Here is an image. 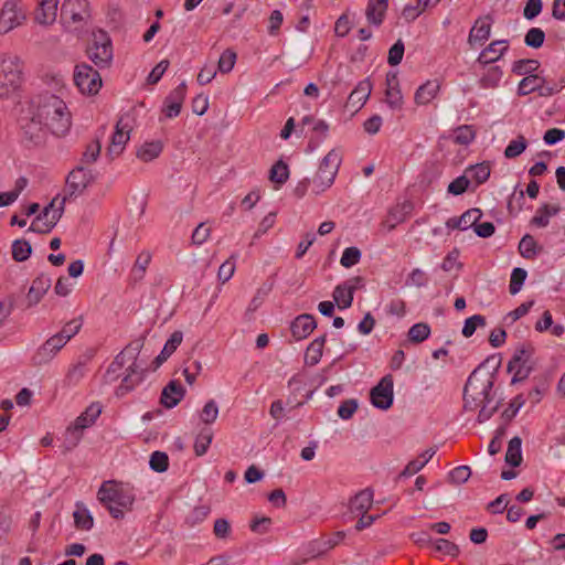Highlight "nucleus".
<instances>
[{
  "instance_id": "f257e3e1",
  "label": "nucleus",
  "mask_w": 565,
  "mask_h": 565,
  "mask_svg": "<svg viewBox=\"0 0 565 565\" xmlns=\"http://www.w3.org/2000/svg\"><path fill=\"white\" fill-rule=\"evenodd\" d=\"M501 359L490 356L469 375L463 387V408L475 411L493 399L492 390Z\"/></svg>"
},
{
  "instance_id": "f03ea898",
  "label": "nucleus",
  "mask_w": 565,
  "mask_h": 565,
  "mask_svg": "<svg viewBox=\"0 0 565 565\" xmlns=\"http://www.w3.org/2000/svg\"><path fill=\"white\" fill-rule=\"evenodd\" d=\"M29 109L46 122L52 135L60 137L68 132L72 125L71 113L58 96L49 92L42 93L31 99Z\"/></svg>"
},
{
  "instance_id": "7ed1b4c3",
  "label": "nucleus",
  "mask_w": 565,
  "mask_h": 565,
  "mask_svg": "<svg viewBox=\"0 0 565 565\" xmlns=\"http://www.w3.org/2000/svg\"><path fill=\"white\" fill-rule=\"evenodd\" d=\"M97 498L114 519L120 520L124 510H131L136 494L131 486L108 480L100 486Z\"/></svg>"
},
{
  "instance_id": "20e7f679",
  "label": "nucleus",
  "mask_w": 565,
  "mask_h": 565,
  "mask_svg": "<svg viewBox=\"0 0 565 565\" xmlns=\"http://www.w3.org/2000/svg\"><path fill=\"white\" fill-rule=\"evenodd\" d=\"M23 81V62L17 55H4L0 63V97L11 96L20 89Z\"/></svg>"
},
{
  "instance_id": "39448f33",
  "label": "nucleus",
  "mask_w": 565,
  "mask_h": 565,
  "mask_svg": "<svg viewBox=\"0 0 565 565\" xmlns=\"http://www.w3.org/2000/svg\"><path fill=\"white\" fill-rule=\"evenodd\" d=\"M19 124L21 142L28 148L44 145L49 134L51 132L46 122H43L38 116H34V113L29 108L26 113L21 116Z\"/></svg>"
},
{
  "instance_id": "423d86ee",
  "label": "nucleus",
  "mask_w": 565,
  "mask_h": 565,
  "mask_svg": "<svg viewBox=\"0 0 565 565\" xmlns=\"http://www.w3.org/2000/svg\"><path fill=\"white\" fill-rule=\"evenodd\" d=\"M103 412V405L99 402H93L86 409L75 419L73 426L66 430L65 441L67 449L77 446L83 436V430L93 426Z\"/></svg>"
},
{
  "instance_id": "0eeeda50",
  "label": "nucleus",
  "mask_w": 565,
  "mask_h": 565,
  "mask_svg": "<svg viewBox=\"0 0 565 565\" xmlns=\"http://www.w3.org/2000/svg\"><path fill=\"white\" fill-rule=\"evenodd\" d=\"M340 164L341 156L335 150L329 151L323 157L313 179L316 193L323 192L333 184Z\"/></svg>"
},
{
  "instance_id": "6e6552de",
  "label": "nucleus",
  "mask_w": 565,
  "mask_h": 565,
  "mask_svg": "<svg viewBox=\"0 0 565 565\" xmlns=\"http://www.w3.org/2000/svg\"><path fill=\"white\" fill-rule=\"evenodd\" d=\"M89 60L99 68L108 67L113 61V44L108 34L99 31L94 34L93 43L87 50Z\"/></svg>"
},
{
  "instance_id": "1a4fd4ad",
  "label": "nucleus",
  "mask_w": 565,
  "mask_h": 565,
  "mask_svg": "<svg viewBox=\"0 0 565 565\" xmlns=\"http://www.w3.org/2000/svg\"><path fill=\"white\" fill-rule=\"evenodd\" d=\"M90 18L87 0H64L61 6V19L66 26L85 24Z\"/></svg>"
},
{
  "instance_id": "9d476101",
  "label": "nucleus",
  "mask_w": 565,
  "mask_h": 565,
  "mask_svg": "<svg viewBox=\"0 0 565 565\" xmlns=\"http://www.w3.org/2000/svg\"><path fill=\"white\" fill-rule=\"evenodd\" d=\"M74 83L82 94L95 95L102 87V77L98 71L82 63L75 66Z\"/></svg>"
},
{
  "instance_id": "9b49d317",
  "label": "nucleus",
  "mask_w": 565,
  "mask_h": 565,
  "mask_svg": "<svg viewBox=\"0 0 565 565\" xmlns=\"http://www.w3.org/2000/svg\"><path fill=\"white\" fill-rule=\"evenodd\" d=\"M371 403L374 407L386 411L393 405L394 381L391 374L383 376L370 392Z\"/></svg>"
},
{
  "instance_id": "f8f14e48",
  "label": "nucleus",
  "mask_w": 565,
  "mask_h": 565,
  "mask_svg": "<svg viewBox=\"0 0 565 565\" xmlns=\"http://www.w3.org/2000/svg\"><path fill=\"white\" fill-rule=\"evenodd\" d=\"M134 118L130 113L122 114L115 126V131L111 136L110 146L108 148L109 154H120L125 148V145L130 139V132L132 130Z\"/></svg>"
},
{
  "instance_id": "ddd939ff",
  "label": "nucleus",
  "mask_w": 565,
  "mask_h": 565,
  "mask_svg": "<svg viewBox=\"0 0 565 565\" xmlns=\"http://www.w3.org/2000/svg\"><path fill=\"white\" fill-rule=\"evenodd\" d=\"M147 369L141 362H131L127 369L120 384L116 387L115 395L117 397H124L128 393L132 392L139 384H141L146 377Z\"/></svg>"
},
{
  "instance_id": "4468645a",
  "label": "nucleus",
  "mask_w": 565,
  "mask_h": 565,
  "mask_svg": "<svg viewBox=\"0 0 565 565\" xmlns=\"http://www.w3.org/2000/svg\"><path fill=\"white\" fill-rule=\"evenodd\" d=\"M25 13L17 0H7L0 11V33H8L22 24Z\"/></svg>"
},
{
  "instance_id": "2eb2a0df",
  "label": "nucleus",
  "mask_w": 565,
  "mask_h": 565,
  "mask_svg": "<svg viewBox=\"0 0 565 565\" xmlns=\"http://www.w3.org/2000/svg\"><path fill=\"white\" fill-rule=\"evenodd\" d=\"M63 338L53 334L43 344H41L31 358L34 366H42L50 363L57 353L65 347Z\"/></svg>"
},
{
  "instance_id": "dca6fc26",
  "label": "nucleus",
  "mask_w": 565,
  "mask_h": 565,
  "mask_svg": "<svg viewBox=\"0 0 565 565\" xmlns=\"http://www.w3.org/2000/svg\"><path fill=\"white\" fill-rule=\"evenodd\" d=\"M94 180L95 175L90 169L83 166L76 167L68 173L66 178L70 195L77 196L82 194Z\"/></svg>"
},
{
  "instance_id": "f3484780",
  "label": "nucleus",
  "mask_w": 565,
  "mask_h": 565,
  "mask_svg": "<svg viewBox=\"0 0 565 565\" xmlns=\"http://www.w3.org/2000/svg\"><path fill=\"white\" fill-rule=\"evenodd\" d=\"M185 96L186 84L182 82L163 100L162 114L166 118L172 119L180 115Z\"/></svg>"
},
{
  "instance_id": "a211bd4d",
  "label": "nucleus",
  "mask_w": 565,
  "mask_h": 565,
  "mask_svg": "<svg viewBox=\"0 0 565 565\" xmlns=\"http://www.w3.org/2000/svg\"><path fill=\"white\" fill-rule=\"evenodd\" d=\"M385 103L393 110H401L403 108V95L399 87L398 74L395 71H390L386 74Z\"/></svg>"
},
{
  "instance_id": "6ab92c4d",
  "label": "nucleus",
  "mask_w": 565,
  "mask_h": 565,
  "mask_svg": "<svg viewBox=\"0 0 565 565\" xmlns=\"http://www.w3.org/2000/svg\"><path fill=\"white\" fill-rule=\"evenodd\" d=\"M493 24V18L490 14L479 17L469 33L468 43L472 46L475 43L479 45L484 44L491 35V28Z\"/></svg>"
},
{
  "instance_id": "aec40b11",
  "label": "nucleus",
  "mask_w": 565,
  "mask_h": 565,
  "mask_svg": "<svg viewBox=\"0 0 565 565\" xmlns=\"http://www.w3.org/2000/svg\"><path fill=\"white\" fill-rule=\"evenodd\" d=\"M361 281V277H355L354 279L340 284L334 288L332 297L339 309H347L352 306L354 291L358 284Z\"/></svg>"
},
{
  "instance_id": "412c9836",
  "label": "nucleus",
  "mask_w": 565,
  "mask_h": 565,
  "mask_svg": "<svg viewBox=\"0 0 565 565\" xmlns=\"http://www.w3.org/2000/svg\"><path fill=\"white\" fill-rule=\"evenodd\" d=\"M508 40L492 41L484 47L476 60L479 65L486 66L499 61L509 50Z\"/></svg>"
},
{
  "instance_id": "4be33fe9",
  "label": "nucleus",
  "mask_w": 565,
  "mask_h": 565,
  "mask_svg": "<svg viewBox=\"0 0 565 565\" xmlns=\"http://www.w3.org/2000/svg\"><path fill=\"white\" fill-rule=\"evenodd\" d=\"M52 279L46 274H40L33 281L26 295L25 308H31L38 305L44 295L50 290Z\"/></svg>"
},
{
  "instance_id": "5701e85b",
  "label": "nucleus",
  "mask_w": 565,
  "mask_h": 565,
  "mask_svg": "<svg viewBox=\"0 0 565 565\" xmlns=\"http://www.w3.org/2000/svg\"><path fill=\"white\" fill-rule=\"evenodd\" d=\"M316 328V319L310 313L299 315L290 323V332L296 341L308 338Z\"/></svg>"
},
{
  "instance_id": "b1692460",
  "label": "nucleus",
  "mask_w": 565,
  "mask_h": 565,
  "mask_svg": "<svg viewBox=\"0 0 565 565\" xmlns=\"http://www.w3.org/2000/svg\"><path fill=\"white\" fill-rule=\"evenodd\" d=\"M413 209L414 204L408 200L396 204L388 211L387 218L383 222V225L386 226L388 231H393L398 224L407 220Z\"/></svg>"
},
{
  "instance_id": "393cba45",
  "label": "nucleus",
  "mask_w": 565,
  "mask_h": 565,
  "mask_svg": "<svg viewBox=\"0 0 565 565\" xmlns=\"http://www.w3.org/2000/svg\"><path fill=\"white\" fill-rule=\"evenodd\" d=\"M371 92V81L369 78L362 79L349 95L347 106L353 111L360 110L370 97Z\"/></svg>"
},
{
  "instance_id": "a878e982",
  "label": "nucleus",
  "mask_w": 565,
  "mask_h": 565,
  "mask_svg": "<svg viewBox=\"0 0 565 565\" xmlns=\"http://www.w3.org/2000/svg\"><path fill=\"white\" fill-rule=\"evenodd\" d=\"M143 347V339L139 338L131 341L126 348L120 351L114 359L116 367L122 369L127 362L138 363L141 349Z\"/></svg>"
},
{
  "instance_id": "bb28decb",
  "label": "nucleus",
  "mask_w": 565,
  "mask_h": 565,
  "mask_svg": "<svg viewBox=\"0 0 565 565\" xmlns=\"http://www.w3.org/2000/svg\"><path fill=\"white\" fill-rule=\"evenodd\" d=\"M185 395L184 387L178 381H170L162 390L160 402L167 408L175 407Z\"/></svg>"
},
{
  "instance_id": "cd10ccee",
  "label": "nucleus",
  "mask_w": 565,
  "mask_h": 565,
  "mask_svg": "<svg viewBox=\"0 0 565 565\" xmlns=\"http://www.w3.org/2000/svg\"><path fill=\"white\" fill-rule=\"evenodd\" d=\"M38 2L39 6L35 11V21L44 25L55 22L58 0H38Z\"/></svg>"
},
{
  "instance_id": "c85d7f7f",
  "label": "nucleus",
  "mask_w": 565,
  "mask_h": 565,
  "mask_svg": "<svg viewBox=\"0 0 565 565\" xmlns=\"http://www.w3.org/2000/svg\"><path fill=\"white\" fill-rule=\"evenodd\" d=\"M388 9V0H369L365 9V17L370 24L380 26Z\"/></svg>"
},
{
  "instance_id": "c756f323",
  "label": "nucleus",
  "mask_w": 565,
  "mask_h": 565,
  "mask_svg": "<svg viewBox=\"0 0 565 565\" xmlns=\"http://www.w3.org/2000/svg\"><path fill=\"white\" fill-rule=\"evenodd\" d=\"M439 90L440 82L438 79H429L417 88L414 100L417 105H427L437 96Z\"/></svg>"
},
{
  "instance_id": "7c9ffc66",
  "label": "nucleus",
  "mask_w": 565,
  "mask_h": 565,
  "mask_svg": "<svg viewBox=\"0 0 565 565\" xmlns=\"http://www.w3.org/2000/svg\"><path fill=\"white\" fill-rule=\"evenodd\" d=\"M534 347L530 343L522 344L515 349L511 360L508 363L507 371L512 373L518 365H531V359L534 354Z\"/></svg>"
},
{
  "instance_id": "2f4dec72",
  "label": "nucleus",
  "mask_w": 565,
  "mask_h": 565,
  "mask_svg": "<svg viewBox=\"0 0 565 565\" xmlns=\"http://www.w3.org/2000/svg\"><path fill=\"white\" fill-rule=\"evenodd\" d=\"M182 340H183V334L181 331H174L170 335V338L163 345V349L161 350L159 355L152 362L153 370H157L164 361H167L172 355V353L181 344Z\"/></svg>"
},
{
  "instance_id": "473e14b6",
  "label": "nucleus",
  "mask_w": 565,
  "mask_h": 565,
  "mask_svg": "<svg viewBox=\"0 0 565 565\" xmlns=\"http://www.w3.org/2000/svg\"><path fill=\"white\" fill-rule=\"evenodd\" d=\"M326 341L327 334H322L310 342L305 353L306 365L315 366L320 362Z\"/></svg>"
},
{
  "instance_id": "72a5a7b5",
  "label": "nucleus",
  "mask_w": 565,
  "mask_h": 565,
  "mask_svg": "<svg viewBox=\"0 0 565 565\" xmlns=\"http://www.w3.org/2000/svg\"><path fill=\"white\" fill-rule=\"evenodd\" d=\"M74 524L77 530L89 531L94 526V519L84 503L77 502L73 512Z\"/></svg>"
},
{
  "instance_id": "f704fd0d",
  "label": "nucleus",
  "mask_w": 565,
  "mask_h": 565,
  "mask_svg": "<svg viewBox=\"0 0 565 565\" xmlns=\"http://www.w3.org/2000/svg\"><path fill=\"white\" fill-rule=\"evenodd\" d=\"M373 503V491L370 488L361 490L351 499L350 508L353 512L366 513Z\"/></svg>"
},
{
  "instance_id": "c9c22d12",
  "label": "nucleus",
  "mask_w": 565,
  "mask_h": 565,
  "mask_svg": "<svg viewBox=\"0 0 565 565\" xmlns=\"http://www.w3.org/2000/svg\"><path fill=\"white\" fill-rule=\"evenodd\" d=\"M559 211V205L545 203L537 209L536 214L531 220V224L537 227H546L550 224V217L558 214Z\"/></svg>"
},
{
  "instance_id": "e433bc0d",
  "label": "nucleus",
  "mask_w": 565,
  "mask_h": 565,
  "mask_svg": "<svg viewBox=\"0 0 565 565\" xmlns=\"http://www.w3.org/2000/svg\"><path fill=\"white\" fill-rule=\"evenodd\" d=\"M163 150L160 140L147 141L137 150V158L143 162H150L158 158Z\"/></svg>"
},
{
  "instance_id": "4c0bfd02",
  "label": "nucleus",
  "mask_w": 565,
  "mask_h": 565,
  "mask_svg": "<svg viewBox=\"0 0 565 565\" xmlns=\"http://www.w3.org/2000/svg\"><path fill=\"white\" fill-rule=\"evenodd\" d=\"M503 71L500 66H490L479 79V86L483 89H494L500 85Z\"/></svg>"
},
{
  "instance_id": "58836bf2",
  "label": "nucleus",
  "mask_w": 565,
  "mask_h": 565,
  "mask_svg": "<svg viewBox=\"0 0 565 565\" xmlns=\"http://www.w3.org/2000/svg\"><path fill=\"white\" fill-rule=\"evenodd\" d=\"M64 203H65V199H63L61 201L58 207L54 209L50 213V220H47L46 222L43 223V227L36 226L34 223H32L28 231L35 232V233H50L55 227V225L57 224V222L60 221V218L63 215Z\"/></svg>"
},
{
  "instance_id": "ea45409f",
  "label": "nucleus",
  "mask_w": 565,
  "mask_h": 565,
  "mask_svg": "<svg viewBox=\"0 0 565 565\" xmlns=\"http://www.w3.org/2000/svg\"><path fill=\"white\" fill-rule=\"evenodd\" d=\"M522 439L514 436L508 445L505 452V462L511 467H519L522 462Z\"/></svg>"
},
{
  "instance_id": "a19ab883",
  "label": "nucleus",
  "mask_w": 565,
  "mask_h": 565,
  "mask_svg": "<svg viewBox=\"0 0 565 565\" xmlns=\"http://www.w3.org/2000/svg\"><path fill=\"white\" fill-rule=\"evenodd\" d=\"M490 164L487 161L469 166L465 173L470 174V178L476 182V185L483 184L490 177Z\"/></svg>"
},
{
  "instance_id": "79ce46f5",
  "label": "nucleus",
  "mask_w": 565,
  "mask_h": 565,
  "mask_svg": "<svg viewBox=\"0 0 565 565\" xmlns=\"http://www.w3.org/2000/svg\"><path fill=\"white\" fill-rule=\"evenodd\" d=\"M534 387L529 392L527 399L533 404L541 402L550 387V380L547 376L534 377Z\"/></svg>"
},
{
  "instance_id": "37998d69",
  "label": "nucleus",
  "mask_w": 565,
  "mask_h": 565,
  "mask_svg": "<svg viewBox=\"0 0 565 565\" xmlns=\"http://www.w3.org/2000/svg\"><path fill=\"white\" fill-rule=\"evenodd\" d=\"M213 440V431L211 428H203L195 438L194 452L198 457L206 454Z\"/></svg>"
},
{
  "instance_id": "c03bdc74",
  "label": "nucleus",
  "mask_w": 565,
  "mask_h": 565,
  "mask_svg": "<svg viewBox=\"0 0 565 565\" xmlns=\"http://www.w3.org/2000/svg\"><path fill=\"white\" fill-rule=\"evenodd\" d=\"M540 67V62L533 58L518 60L512 64L511 72L515 75H533L532 73Z\"/></svg>"
},
{
  "instance_id": "a18cd8bd",
  "label": "nucleus",
  "mask_w": 565,
  "mask_h": 565,
  "mask_svg": "<svg viewBox=\"0 0 565 565\" xmlns=\"http://www.w3.org/2000/svg\"><path fill=\"white\" fill-rule=\"evenodd\" d=\"M541 77L539 75H527L523 77L518 85V95L526 96L540 90Z\"/></svg>"
},
{
  "instance_id": "49530a36",
  "label": "nucleus",
  "mask_w": 565,
  "mask_h": 565,
  "mask_svg": "<svg viewBox=\"0 0 565 565\" xmlns=\"http://www.w3.org/2000/svg\"><path fill=\"white\" fill-rule=\"evenodd\" d=\"M519 253L526 259H533L539 254L537 243L530 234H525L519 243Z\"/></svg>"
},
{
  "instance_id": "de8ad7c7",
  "label": "nucleus",
  "mask_w": 565,
  "mask_h": 565,
  "mask_svg": "<svg viewBox=\"0 0 565 565\" xmlns=\"http://www.w3.org/2000/svg\"><path fill=\"white\" fill-rule=\"evenodd\" d=\"M32 253V246L26 239H15L12 243V257L15 262L26 260Z\"/></svg>"
},
{
  "instance_id": "09e8293b",
  "label": "nucleus",
  "mask_w": 565,
  "mask_h": 565,
  "mask_svg": "<svg viewBox=\"0 0 565 565\" xmlns=\"http://www.w3.org/2000/svg\"><path fill=\"white\" fill-rule=\"evenodd\" d=\"M476 138V130L470 125H462L455 129L454 141L460 146L470 145Z\"/></svg>"
},
{
  "instance_id": "8fccbe9b",
  "label": "nucleus",
  "mask_w": 565,
  "mask_h": 565,
  "mask_svg": "<svg viewBox=\"0 0 565 565\" xmlns=\"http://www.w3.org/2000/svg\"><path fill=\"white\" fill-rule=\"evenodd\" d=\"M430 335V327L426 322L413 324L408 330V339L414 343H422Z\"/></svg>"
},
{
  "instance_id": "3c124183",
  "label": "nucleus",
  "mask_w": 565,
  "mask_h": 565,
  "mask_svg": "<svg viewBox=\"0 0 565 565\" xmlns=\"http://www.w3.org/2000/svg\"><path fill=\"white\" fill-rule=\"evenodd\" d=\"M289 178V169L287 163L278 160L269 170V179L271 182L284 184Z\"/></svg>"
},
{
  "instance_id": "603ef678",
  "label": "nucleus",
  "mask_w": 565,
  "mask_h": 565,
  "mask_svg": "<svg viewBox=\"0 0 565 565\" xmlns=\"http://www.w3.org/2000/svg\"><path fill=\"white\" fill-rule=\"evenodd\" d=\"M526 399L522 394L516 395L509 404L508 408H505L502 414L501 418L504 420L505 424L511 422L518 414V412L524 406Z\"/></svg>"
},
{
  "instance_id": "864d4df0",
  "label": "nucleus",
  "mask_w": 565,
  "mask_h": 565,
  "mask_svg": "<svg viewBox=\"0 0 565 565\" xmlns=\"http://www.w3.org/2000/svg\"><path fill=\"white\" fill-rule=\"evenodd\" d=\"M433 547L435 551L440 552L445 555L457 557L460 554L459 546L446 539L434 540Z\"/></svg>"
},
{
  "instance_id": "5fc2aeb1",
  "label": "nucleus",
  "mask_w": 565,
  "mask_h": 565,
  "mask_svg": "<svg viewBox=\"0 0 565 565\" xmlns=\"http://www.w3.org/2000/svg\"><path fill=\"white\" fill-rule=\"evenodd\" d=\"M526 147V139L522 135H520L516 139L511 140L510 143L507 146L504 150V156L508 159L516 158L518 156L525 151Z\"/></svg>"
},
{
  "instance_id": "6e6d98bb",
  "label": "nucleus",
  "mask_w": 565,
  "mask_h": 565,
  "mask_svg": "<svg viewBox=\"0 0 565 565\" xmlns=\"http://www.w3.org/2000/svg\"><path fill=\"white\" fill-rule=\"evenodd\" d=\"M545 41V33L540 28H531L525 36H524V43L526 46L532 49H540Z\"/></svg>"
},
{
  "instance_id": "4d7b16f0",
  "label": "nucleus",
  "mask_w": 565,
  "mask_h": 565,
  "mask_svg": "<svg viewBox=\"0 0 565 565\" xmlns=\"http://www.w3.org/2000/svg\"><path fill=\"white\" fill-rule=\"evenodd\" d=\"M526 276L527 273L523 268L516 267L512 270L509 285V291L511 295H516L521 290L526 279Z\"/></svg>"
},
{
  "instance_id": "13d9d810",
  "label": "nucleus",
  "mask_w": 565,
  "mask_h": 565,
  "mask_svg": "<svg viewBox=\"0 0 565 565\" xmlns=\"http://www.w3.org/2000/svg\"><path fill=\"white\" fill-rule=\"evenodd\" d=\"M361 257H362V253L358 247H355V246L347 247L342 253L340 264L344 268H350V267L356 265L361 260Z\"/></svg>"
},
{
  "instance_id": "bf43d9fd",
  "label": "nucleus",
  "mask_w": 565,
  "mask_h": 565,
  "mask_svg": "<svg viewBox=\"0 0 565 565\" xmlns=\"http://www.w3.org/2000/svg\"><path fill=\"white\" fill-rule=\"evenodd\" d=\"M235 62H236V53L231 49L225 50L221 54L218 62H217L218 72H221L223 74L230 73L233 70Z\"/></svg>"
},
{
  "instance_id": "052dcab7",
  "label": "nucleus",
  "mask_w": 565,
  "mask_h": 565,
  "mask_svg": "<svg viewBox=\"0 0 565 565\" xmlns=\"http://www.w3.org/2000/svg\"><path fill=\"white\" fill-rule=\"evenodd\" d=\"M82 328L81 319H73L68 321L63 329L56 333L57 337L63 338L62 342L66 344L74 335H76Z\"/></svg>"
},
{
  "instance_id": "680f3d73",
  "label": "nucleus",
  "mask_w": 565,
  "mask_h": 565,
  "mask_svg": "<svg viewBox=\"0 0 565 565\" xmlns=\"http://www.w3.org/2000/svg\"><path fill=\"white\" fill-rule=\"evenodd\" d=\"M486 326V318L481 315H473L465 320L462 328V335L465 338H470L476 332L478 327Z\"/></svg>"
},
{
  "instance_id": "e2e57ef3",
  "label": "nucleus",
  "mask_w": 565,
  "mask_h": 565,
  "mask_svg": "<svg viewBox=\"0 0 565 565\" xmlns=\"http://www.w3.org/2000/svg\"><path fill=\"white\" fill-rule=\"evenodd\" d=\"M150 468L156 472H164L169 467V457L163 451H153L149 460Z\"/></svg>"
},
{
  "instance_id": "0e129e2a",
  "label": "nucleus",
  "mask_w": 565,
  "mask_h": 565,
  "mask_svg": "<svg viewBox=\"0 0 565 565\" xmlns=\"http://www.w3.org/2000/svg\"><path fill=\"white\" fill-rule=\"evenodd\" d=\"M218 416V406L217 403L214 399H210L205 403V405L202 408V412L200 414L201 420L210 425L216 420Z\"/></svg>"
},
{
  "instance_id": "69168bd1",
  "label": "nucleus",
  "mask_w": 565,
  "mask_h": 565,
  "mask_svg": "<svg viewBox=\"0 0 565 565\" xmlns=\"http://www.w3.org/2000/svg\"><path fill=\"white\" fill-rule=\"evenodd\" d=\"M482 216V211L478 207H472L463 212L459 217L462 222V231H466L470 227L475 228V225H477L478 221Z\"/></svg>"
},
{
  "instance_id": "338daca9",
  "label": "nucleus",
  "mask_w": 565,
  "mask_h": 565,
  "mask_svg": "<svg viewBox=\"0 0 565 565\" xmlns=\"http://www.w3.org/2000/svg\"><path fill=\"white\" fill-rule=\"evenodd\" d=\"M405 45L404 42L398 39L388 50L387 63L391 66L398 65L404 56Z\"/></svg>"
},
{
  "instance_id": "774afa93",
  "label": "nucleus",
  "mask_w": 565,
  "mask_h": 565,
  "mask_svg": "<svg viewBox=\"0 0 565 565\" xmlns=\"http://www.w3.org/2000/svg\"><path fill=\"white\" fill-rule=\"evenodd\" d=\"M470 184V179L465 174L457 177L454 181H451L448 185V193L452 195H461L463 194Z\"/></svg>"
}]
</instances>
